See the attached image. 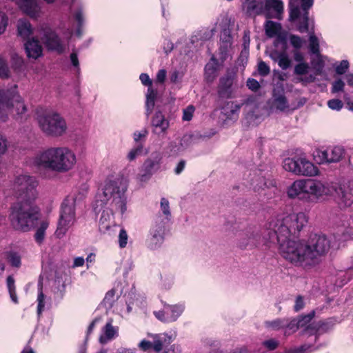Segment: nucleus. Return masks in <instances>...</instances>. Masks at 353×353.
I'll return each mask as SVG.
<instances>
[{"instance_id": "7c9ffc66", "label": "nucleus", "mask_w": 353, "mask_h": 353, "mask_svg": "<svg viewBox=\"0 0 353 353\" xmlns=\"http://www.w3.org/2000/svg\"><path fill=\"white\" fill-rule=\"evenodd\" d=\"M340 203L345 207L353 205V187L341 189Z\"/></svg>"}, {"instance_id": "ddd939ff", "label": "nucleus", "mask_w": 353, "mask_h": 353, "mask_svg": "<svg viewBox=\"0 0 353 353\" xmlns=\"http://www.w3.org/2000/svg\"><path fill=\"white\" fill-rule=\"evenodd\" d=\"M309 247V255L312 259V268L321 261L330 248V241L325 235L315 234L310 236L307 242Z\"/></svg>"}, {"instance_id": "c85d7f7f", "label": "nucleus", "mask_w": 353, "mask_h": 353, "mask_svg": "<svg viewBox=\"0 0 353 353\" xmlns=\"http://www.w3.org/2000/svg\"><path fill=\"white\" fill-rule=\"evenodd\" d=\"M73 17L77 22V27L75 29V34L81 37L82 35V28L85 24V18L83 8L80 6L74 12Z\"/></svg>"}, {"instance_id": "3c124183", "label": "nucleus", "mask_w": 353, "mask_h": 353, "mask_svg": "<svg viewBox=\"0 0 353 353\" xmlns=\"http://www.w3.org/2000/svg\"><path fill=\"white\" fill-rule=\"evenodd\" d=\"M257 72L261 77H266L270 72V67L263 61H260L257 65Z\"/></svg>"}, {"instance_id": "c9c22d12", "label": "nucleus", "mask_w": 353, "mask_h": 353, "mask_svg": "<svg viewBox=\"0 0 353 353\" xmlns=\"http://www.w3.org/2000/svg\"><path fill=\"white\" fill-rule=\"evenodd\" d=\"M48 225L49 223L48 221H43L36 230L34 239L38 244L41 245L43 243L46 236V230L48 228Z\"/></svg>"}, {"instance_id": "b1692460", "label": "nucleus", "mask_w": 353, "mask_h": 353, "mask_svg": "<svg viewBox=\"0 0 353 353\" xmlns=\"http://www.w3.org/2000/svg\"><path fill=\"white\" fill-rule=\"evenodd\" d=\"M25 50L28 57L37 59L42 55V46L34 38L29 39L25 43Z\"/></svg>"}, {"instance_id": "e433bc0d", "label": "nucleus", "mask_w": 353, "mask_h": 353, "mask_svg": "<svg viewBox=\"0 0 353 353\" xmlns=\"http://www.w3.org/2000/svg\"><path fill=\"white\" fill-rule=\"evenodd\" d=\"M285 319H276L271 321H266L264 323L265 327L270 331H279L283 330Z\"/></svg>"}, {"instance_id": "a211bd4d", "label": "nucleus", "mask_w": 353, "mask_h": 353, "mask_svg": "<svg viewBox=\"0 0 353 353\" xmlns=\"http://www.w3.org/2000/svg\"><path fill=\"white\" fill-rule=\"evenodd\" d=\"M159 218H157L150 230V236L147 240V245L151 250L160 248L164 241L165 224L159 223Z\"/></svg>"}, {"instance_id": "a878e982", "label": "nucleus", "mask_w": 353, "mask_h": 353, "mask_svg": "<svg viewBox=\"0 0 353 353\" xmlns=\"http://www.w3.org/2000/svg\"><path fill=\"white\" fill-rule=\"evenodd\" d=\"M18 35L23 39H27L33 32L30 21L26 19H19L17 22Z\"/></svg>"}, {"instance_id": "bb28decb", "label": "nucleus", "mask_w": 353, "mask_h": 353, "mask_svg": "<svg viewBox=\"0 0 353 353\" xmlns=\"http://www.w3.org/2000/svg\"><path fill=\"white\" fill-rule=\"evenodd\" d=\"M232 36L229 30H225L221 32L220 52L222 59H226L228 48H230L232 45Z\"/></svg>"}, {"instance_id": "0e129e2a", "label": "nucleus", "mask_w": 353, "mask_h": 353, "mask_svg": "<svg viewBox=\"0 0 353 353\" xmlns=\"http://www.w3.org/2000/svg\"><path fill=\"white\" fill-rule=\"evenodd\" d=\"M263 345L270 350H274L279 346V341L274 339H270L263 342Z\"/></svg>"}, {"instance_id": "39448f33", "label": "nucleus", "mask_w": 353, "mask_h": 353, "mask_svg": "<svg viewBox=\"0 0 353 353\" xmlns=\"http://www.w3.org/2000/svg\"><path fill=\"white\" fill-rule=\"evenodd\" d=\"M58 30L62 34L61 39L49 25L44 23L38 28V34L48 49L62 53L65 50L74 32L72 19L68 18L66 21L61 20L59 24Z\"/></svg>"}, {"instance_id": "8fccbe9b", "label": "nucleus", "mask_w": 353, "mask_h": 353, "mask_svg": "<svg viewBox=\"0 0 353 353\" xmlns=\"http://www.w3.org/2000/svg\"><path fill=\"white\" fill-rule=\"evenodd\" d=\"M316 59H313L311 61V63L314 68L315 70L319 72V74L322 72L324 67V62L321 58V56L318 54V55H315Z\"/></svg>"}, {"instance_id": "4be33fe9", "label": "nucleus", "mask_w": 353, "mask_h": 353, "mask_svg": "<svg viewBox=\"0 0 353 353\" xmlns=\"http://www.w3.org/2000/svg\"><path fill=\"white\" fill-rule=\"evenodd\" d=\"M112 322V319H109L101 329L99 339L101 344H106L118 337L119 328L118 326H114Z\"/></svg>"}, {"instance_id": "423d86ee", "label": "nucleus", "mask_w": 353, "mask_h": 353, "mask_svg": "<svg viewBox=\"0 0 353 353\" xmlns=\"http://www.w3.org/2000/svg\"><path fill=\"white\" fill-rule=\"evenodd\" d=\"M32 203L16 201L10 208L8 216L11 226L17 231H30L36 225L39 214L36 208Z\"/></svg>"}, {"instance_id": "4c0bfd02", "label": "nucleus", "mask_w": 353, "mask_h": 353, "mask_svg": "<svg viewBox=\"0 0 353 353\" xmlns=\"http://www.w3.org/2000/svg\"><path fill=\"white\" fill-rule=\"evenodd\" d=\"M274 105L276 109L281 111H285L288 109L289 105L288 101L284 94H274Z\"/></svg>"}, {"instance_id": "2eb2a0df", "label": "nucleus", "mask_w": 353, "mask_h": 353, "mask_svg": "<svg viewBox=\"0 0 353 353\" xmlns=\"http://www.w3.org/2000/svg\"><path fill=\"white\" fill-rule=\"evenodd\" d=\"M163 162L162 154L159 151L153 152L143 163L137 176L141 183L148 182L152 175L161 170Z\"/></svg>"}, {"instance_id": "aec40b11", "label": "nucleus", "mask_w": 353, "mask_h": 353, "mask_svg": "<svg viewBox=\"0 0 353 353\" xmlns=\"http://www.w3.org/2000/svg\"><path fill=\"white\" fill-rule=\"evenodd\" d=\"M283 12V3L281 0H266L263 12L268 19H281Z\"/></svg>"}, {"instance_id": "f03ea898", "label": "nucleus", "mask_w": 353, "mask_h": 353, "mask_svg": "<svg viewBox=\"0 0 353 353\" xmlns=\"http://www.w3.org/2000/svg\"><path fill=\"white\" fill-rule=\"evenodd\" d=\"M128 185L121 178H108L99 189L93 209L96 213L103 210L99 227L103 232L113 223V212L123 214L127 210L126 192Z\"/></svg>"}, {"instance_id": "473e14b6", "label": "nucleus", "mask_w": 353, "mask_h": 353, "mask_svg": "<svg viewBox=\"0 0 353 353\" xmlns=\"http://www.w3.org/2000/svg\"><path fill=\"white\" fill-rule=\"evenodd\" d=\"M27 112V105L25 104L24 100L20 95L19 100L14 101V108L12 111L10 113V114H13L14 112L18 118H23L26 116Z\"/></svg>"}, {"instance_id": "e2e57ef3", "label": "nucleus", "mask_w": 353, "mask_h": 353, "mask_svg": "<svg viewBox=\"0 0 353 353\" xmlns=\"http://www.w3.org/2000/svg\"><path fill=\"white\" fill-rule=\"evenodd\" d=\"M345 83L341 79H337L332 83V92L337 93L343 90Z\"/></svg>"}, {"instance_id": "dca6fc26", "label": "nucleus", "mask_w": 353, "mask_h": 353, "mask_svg": "<svg viewBox=\"0 0 353 353\" xmlns=\"http://www.w3.org/2000/svg\"><path fill=\"white\" fill-rule=\"evenodd\" d=\"M263 239L261 232L256 228H248L241 232L238 236L237 245L241 249L250 250L259 245Z\"/></svg>"}, {"instance_id": "20e7f679", "label": "nucleus", "mask_w": 353, "mask_h": 353, "mask_svg": "<svg viewBox=\"0 0 353 353\" xmlns=\"http://www.w3.org/2000/svg\"><path fill=\"white\" fill-rule=\"evenodd\" d=\"M332 193V188L327 183L311 179H296L286 188L289 199L308 203H316Z\"/></svg>"}, {"instance_id": "6ab92c4d", "label": "nucleus", "mask_w": 353, "mask_h": 353, "mask_svg": "<svg viewBox=\"0 0 353 353\" xmlns=\"http://www.w3.org/2000/svg\"><path fill=\"white\" fill-rule=\"evenodd\" d=\"M191 141L190 136L184 135L180 140L170 142L166 148V153L169 157L179 156L189 148Z\"/></svg>"}, {"instance_id": "6e6552de", "label": "nucleus", "mask_w": 353, "mask_h": 353, "mask_svg": "<svg viewBox=\"0 0 353 353\" xmlns=\"http://www.w3.org/2000/svg\"><path fill=\"white\" fill-rule=\"evenodd\" d=\"M37 119L39 128L48 136L59 137L67 132L65 120L55 111L46 110L38 112Z\"/></svg>"}, {"instance_id": "09e8293b", "label": "nucleus", "mask_w": 353, "mask_h": 353, "mask_svg": "<svg viewBox=\"0 0 353 353\" xmlns=\"http://www.w3.org/2000/svg\"><path fill=\"white\" fill-rule=\"evenodd\" d=\"M115 301V290H109L103 301V303L105 306L106 308H110L112 306L113 303Z\"/></svg>"}, {"instance_id": "1a4fd4ad", "label": "nucleus", "mask_w": 353, "mask_h": 353, "mask_svg": "<svg viewBox=\"0 0 353 353\" xmlns=\"http://www.w3.org/2000/svg\"><path fill=\"white\" fill-rule=\"evenodd\" d=\"M75 206L76 198L74 196H66L63 201L55 231V235L57 238H63L75 224L77 221Z\"/></svg>"}, {"instance_id": "680f3d73", "label": "nucleus", "mask_w": 353, "mask_h": 353, "mask_svg": "<svg viewBox=\"0 0 353 353\" xmlns=\"http://www.w3.org/2000/svg\"><path fill=\"white\" fill-rule=\"evenodd\" d=\"M9 76V69L6 61L0 57V77L6 78Z\"/></svg>"}, {"instance_id": "393cba45", "label": "nucleus", "mask_w": 353, "mask_h": 353, "mask_svg": "<svg viewBox=\"0 0 353 353\" xmlns=\"http://www.w3.org/2000/svg\"><path fill=\"white\" fill-rule=\"evenodd\" d=\"M233 80L231 77H223L220 79L219 93L222 97L230 98L232 95V85Z\"/></svg>"}, {"instance_id": "774afa93", "label": "nucleus", "mask_w": 353, "mask_h": 353, "mask_svg": "<svg viewBox=\"0 0 353 353\" xmlns=\"http://www.w3.org/2000/svg\"><path fill=\"white\" fill-rule=\"evenodd\" d=\"M290 42L291 45L296 49L301 48L303 43L301 37L296 35H291L290 37Z\"/></svg>"}, {"instance_id": "2f4dec72", "label": "nucleus", "mask_w": 353, "mask_h": 353, "mask_svg": "<svg viewBox=\"0 0 353 353\" xmlns=\"http://www.w3.org/2000/svg\"><path fill=\"white\" fill-rule=\"evenodd\" d=\"M160 208L164 216L163 219H161V216H158L159 223H164L165 225L169 222L171 218V212L170 209V203L168 200L165 198H161L160 202Z\"/></svg>"}, {"instance_id": "a19ab883", "label": "nucleus", "mask_w": 353, "mask_h": 353, "mask_svg": "<svg viewBox=\"0 0 353 353\" xmlns=\"http://www.w3.org/2000/svg\"><path fill=\"white\" fill-rule=\"evenodd\" d=\"M205 75L208 81H212L217 76V70L214 63H208L205 67Z\"/></svg>"}, {"instance_id": "7ed1b4c3", "label": "nucleus", "mask_w": 353, "mask_h": 353, "mask_svg": "<svg viewBox=\"0 0 353 353\" xmlns=\"http://www.w3.org/2000/svg\"><path fill=\"white\" fill-rule=\"evenodd\" d=\"M77 158L73 150L67 146L49 147L39 151L32 164L39 170L65 173L73 170Z\"/></svg>"}, {"instance_id": "f8f14e48", "label": "nucleus", "mask_w": 353, "mask_h": 353, "mask_svg": "<svg viewBox=\"0 0 353 353\" xmlns=\"http://www.w3.org/2000/svg\"><path fill=\"white\" fill-rule=\"evenodd\" d=\"M313 5V0H301V5L298 0L290 1V19L298 21V30L300 32H306L309 29L308 10Z\"/></svg>"}, {"instance_id": "ea45409f", "label": "nucleus", "mask_w": 353, "mask_h": 353, "mask_svg": "<svg viewBox=\"0 0 353 353\" xmlns=\"http://www.w3.org/2000/svg\"><path fill=\"white\" fill-rule=\"evenodd\" d=\"M143 150V145L142 144H138L128 152L126 154V159L130 162L135 161L141 155Z\"/></svg>"}, {"instance_id": "338daca9", "label": "nucleus", "mask_w": 353, "mask_h": 353, "mask_svg": "<svg viewBox=\"0 0 353 353\" xmlns=\"http://www.w3.org/2000/svg\"><path fill=\"white\" fill-rule=\"evenodd\" d=\"M248 56L249 50L243 48L241 54L238 59V63L244 67L248 62Z\"/></svg>"}, {"instance_id": "4d7b16f0", "label": "nucleus", "mask_w": 353, "mask_h": 353, "mask_svg": "<svg viewBox=\"0 0 353 353\" xmlns=\"http://www.w3.org/2000/svg\"><path fill=\"white\" fill-rule=\"evenodd\" d=\"M327 106L331 110L339 111L343 108V103L341 100L334 99L327 101Z\"/></svg>"}, {"instance_id": "412c9836", "label": "nucleus", "mask_w": 353, "mask_h": 353, "mask_svg": "<svg viewBox=\"0 0 353 353\" xmlns=\"http://www.w3.org/2000/svg\"><path fill=\"white\" fill-rule=\"evenodd\" d=\"M152 132L157 134H165L170 126L169 121L161 111H157L151 121Z\"/></svg>"}, {"instance_id": "f704fd0d", "label": "nucleus", "mask_w": 353, "mask_h": 353, "mask_svg": "<svg viewBox=\"0 0 353 353\" xmlns=\"http://www.w3.org/2000/svg\"><path fill=\"white\" fill-rule=\"evenodd\" d=\"M281 30V26L279 23L274 22L268 20L265 23V34L269 37H274L277 36Z\"/></svg>"}, {"instance_id": "58836bf2", "label": "nucleus", "mask_w": 353, "mask_h": 353, "mask_svg": "<svg viewBox=\"0 0 353 353\" xmlns=\"http://www.w3.org/2000/svg\"><path fill=\"white\" fill-rule=\"evenodd\" d=\"M241 107L240 104L234 102L228 103L227 107L224 109L225 114L227 115L228 118L234 119L235 116L238 114Z\"/></svg>"}, {"instance_id": "49530a36", "label": "nucleus", "mask_w": 353, "mask_h": 353, "mask_svg": "<svg viewBox=\"0 0 353 353\" xmlns=\"http://www.w3.org/2000/svg\"><path fill=\"white\" fill-rule=\"evenodd\" d=\"M46 296H44L42 292V286L39 289L38 296H37V314L40 316L42 312L44 310L46 302H45Z\"/></svg>"}, {"instance_id": "f257e3e1", "label": "nucleus", "mask_w": 353, "mask_h": 353, "mask_svg": "<svg viewBox=\"0 0 353 353\" xmlns=\"http://www.w3.org/2000/svg\"><path fill=\"white\" fill-rule=\"evenodd\" d=\"M307 222L303 212L283 213L272 218L267 224L269 240L277 242L280 254L287 261L304 269L312 268L309 247L303 240H292L289 237L299 232Z\"/></svg>"}, {"instance_id": "c756f323", "label": "nucleus", "mask_w": 353, "mask_h": 353, "mask_svg": "<svg viewBox=\"0 0 353 353\" xmlns=\"http://www.w3.org/2000/svg\"><path fill=\"white\" fill-rule=\"evenodd\" d=\"M147 337L151 339L153 350L156 352H160L163 347L165 342L166 335L165 334H147Z\"/></svg>"}, {"instance_id": "0eeeda50", "label": "nucleus", "mask_w": 353, "mask_h": 353, "mask_svg": "<svg viewBox=\"0 0 353 353\" xmlns=\"http://www.w3.org/2000/svg\"><path fill=\"white\" fill-rule=\"evenodd\" d=\"M37 179L28 174L17 176L10 183L9 191L18 201L32 203L38 196Z\"/></svg>"}, {"instance_id": "79ce46f5", "label": "nucleus", "mask_w": 353, "mask_h": 353, "mask_svg": "<svg viewBox=\"0 0 353 353\" xmlns=\"http://www.w3.org/2000/svg\"><path fill=\"white\" fill-rule=\"evenodd\" d=\"M316 349L313 345L305 343L301 347L289 349L284 353H311Z\"/></svg>"}, {"instance_id": "c03bdc74", "label": "nucleus", "mask_w": 353, "mask_h": 353, "mask_svg": "<svg viewBox=\"0 0 353 353\" xmlns=\"http://www.w3.org/2000/svg\"><path fill=\"white\" fill-rule=\"evenodd\" d=\"M309 42L310 52L314 55H318L319 53V43L317 37L314 34H310Z\"/></svg>"}, {"instance_id": "72a5a7b5", "label": "nucleus", "mask_w": 353, "mask_h": 353, "mask_svg": "<svg viewBox=\"0 0 353 353\" xmlns=\"http://www.w3.org/2000/svg\"><path fill=\"white\" fill-rule=\"evenodd\" d=\"M329 148L330 162L337 163L340 161L345 154L344 148L339 145L329 147Z\"/></svg>"}, {"instance_id": "5701e85b", "label": "nucleus", "mask_w": 353, "mask_h": 353, "mask_svg": "<svg viewBox=\"0 0 353 353\" xmlns=\"http://www.w3.org/2000/svg\"><path fill=\"white\" fill-rule=\"evenodd\" d=\"M337 228L338 232L345 239L353 238V216L350 214L343 215L340 219Z\"/></svg>"}, {"instance_id": "052dcab7", "label": "nucleus", "mask_w": 353, "mask_h": 353, "mask_svg": "<svg viewBox=\"0 0 353 353\" xmlns=\"http://www.w3.org/2000/svg\"><path fill=\"white\" fill-rule=\"evenodd\" d=\"M349 68V62L347 60L341 61L335 68V71L338 74H343Z\"/></svg>"}, {"instance_id": "de8ad7c7", "label": "nucleus", "mask_w": 353, "mask_h": 353, "mask_svg": "<svg viewBox=\"0 0 353 353\" xmlns=\"http://www.w3.org/2000/svg\"><path fill=\"white\" fill-rule=\"evenodd\" d=\"M277 63L282 70H287L290 66L291 60L285 52H283V54H281Z\"/></svg>"}, {"instance_id": "6e6d98bb", "label": "nucleus", "mask_w": 353, "mask_h": 353, "mask_svg": "<svg viewBox=\"0 0 353 353\" xmlns=\"http://www.w3.org/2000/svg\"><path fill=\"white\" fill-rule=\"evenodd\" d=\"M195 108L193 105H190L183 110L182 119L185 121H189L192 119Z\"/></svg>"}, {"instance_id": "9d476101", "label": "nucleus", "mask_w": 353, "mask_h": 353, "mask_svg": "<svg viewBox=\"0 0 353 353\" xmlns=\"http://www.w3.org/2000/svg\"><path fill=\"white\" fill-rule=\"evenodd\" d=\"M283 169L296 176L312 177L318 176L319 170L305 154L295 155L283 159Z\"/></svg>"}, {"instance_id": "bf43d9fd", "label": "nucleus", "mask_w": 353, "mask_h": 353, "mask_svg": "<svg viewBox=\"0 0 353 353\" xmlns=\"http://www.w3.org/2000/svg\"><path fill=\"white\" fill-rule=\"evenodd\" d=\"M309 70V65L305 63H301L297 64L294 67V74L298 75H303L307 73Z\"/></svg>"}, {"instance_id": "13d9d810", "label": "nucleus", "mask_w": 353, "mask_h": 353, "mask_svg": "<svg viewBox=\"0 0 353 353\" xmlns=\"http://www.w3.org/2000/svg\"><path fill=\"white\" fill-rule=\"evenodd\" d=\"M128 236L124 229H121L119 234V245L121 248L126 247L128 243Z\"/></svg>"}, {"instance_id": "9b49d317", "label": "nucleus", "mask_w": 353, "mask_h": 353, "mask_svg": "<svg viewBox=\"0 0 353 353\" xmlns=\"http://www.w3.org/2000/svg\"><path fill=\"white\" fill-rule=\"evenodd\" d=\"M314 316V312L305 316H300L298 319H285L283 325V334L285 336H289L296 332L299 328H305L304 333L310 335H314V340L317 339L316 332L318 331L317 325L310 323Z\"/></svg>"}, {"instance_id": "f3484780", "label": "nucleus", "mask_w": 353, "mask_h": 353, "mask_svg": "<svg viewBox=\"0 0 353 353\" xmlns=\"http://www.w3.org/2000/svg\"><path fill=\"white\" fill-rule=\"evenodd\" d=\"M185 308L183 303L176 304L163 305L162 310L154 312L157 319L164 323H172L176 321L183 314Z\"/></svg>"}, {"instance_id": "603ef678", "label": "nucleus", "mask_w": 353, "mask_h": 353, "mask_svg": "<svg viewBox=\"0 0 353 353\" xmlns=\"http://www.w3.org/2000/svg\"><path fill=\"white\" fill-rule=\"evenodd\" d=\"M139 348L143 352H148L151 350H153L152 340L150 338L144 339L138 344Z\"/></svg>"}, {"instance_id": "5fc2aeb1", "label": "nucleus", "mask_w": 353, "mask_h": 353, "mask_svg": "<svg viewBox=\"0 0 353 353\" xmlns=\"http://www.w3.org/2000/svg\"><path fill=\"white\" fill-rule=\"evenodd\" d=\"M314 160L318 164H323L325 163V159H324V154L323 149L317 148L313 152Z\"/></svg>"}, {"instance_id": "37998d69", "label": "nucleus", "mask_w": 353, "mask_h": 353, "mask_svg": "<svg viewBox=\"0 0 353 353\" xmlns=\"http://www.w3.org/2000/svg\"><path fill=\"white\" fill-rule=\"evenodd\" d=\"M7 285L11 300L14 303H18L17 296L15 292L14 279L11 276L7 279Z\"/></svg>"}, {"instance_id": "cd10ccee", "label": "nucleus", "mask_w": 353, "mask_h": 353, "mask_svg": "<svg viewBox=\"0 0 353 353\" xmlns=\"http://www.w3.org/2000/svg\"><path fill=\"white\" fill-rule=\"evenodd\" d=\"M157 92L153 88H148L145 94V114L149 117L152 114L157 98Z\"/></svg>"}, {"instance_id": "69168bd1", "label": "nucleus", "mask_w": 353, "mask_h": 353, "mask_svg": "<svg viewBox=\"0 0 353 353\" xmlns=\"http://www.w3.org/2000/svg\"><path fill=\"white\" fill-rule=\"evenodd\" d=\"M71 64L74 68L75 72L77 74L80 72V67H79V61L78 59V55L76 52H73L70 54V56Z\"/></svg>"}, {"instance_id": "4468645a", "label": "nucleus", "mask_w": 353, "mask_h": 353, "mask_svg": "<svg viewBox=\"0 0 353 353\" xmlns=\"http://www.w3.org/2000/svg\"><path fill=\"white\" fill-rule=\"evenodd\" d=\"M20 99L16 84L0 88V121H6L14 108V101Z\"/></svg>"}, {"instance_id": "a18cd8bd", "label": "nucleus", "mask_w": 353, "mask_h": 353, "mask_svg": "<svg viewBox=\"0 0 353 353\" xmlns=\"http://www.w3.org/2000/svg\"><path fill=\"white\" fill-rule=\"evenodd\" d=\"M6 259L14 267H19L21 265V257L18 253L9 252L6 254Z\"/></svg>"}, {"instance_id": "864d4df0", "label": "nucleus", "mask_w": 353, "mask_h": 353, "mask_svg": "<svg viewBox=\"0 0 353 353\" xmlns=\"http://www.w3.org/2000/svg\"><path fill=\"white\" fill-rule=\"evenodd\" d=\"M88 191V186L86 184H83L79 190H76L73 194L68 195V196H74L76 198V201L83 199Z\"/></svg>"}]
</instances>
